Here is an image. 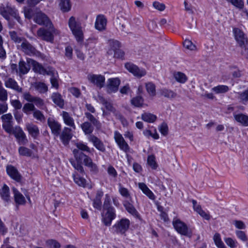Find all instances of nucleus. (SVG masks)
Listing matches in <instances>:
<instances>
[{"label": "nucleus", "mask_w": 248, "mask_h": 248, "mask_svg": "<svg viewBox=\"0 0 248 248\" xmlns=\"http://www.w3.org/2000/svg\"><path fill=\"white\" fill-rule=\"evenodd\" d=\"M124 206L126 211L133 216H137L138 213L134 206L127 201L124 202Z\"/></svg>", "instance_id": "ea45409f"}, {"label": "nucleus", "mask_w": 248, "mask_h": 248, "mask_svg": "<svg viewBox=\"0 0 248 248\" xmlns=\"http://www.w3.org/2000/svg\"><path fill=\"white\" fill-rule=\"evenodd\" d=\"M65 57L68 60H71L73 57V49L71 46H68L65 49Z\"/></svg>", "instance_id": "0e129e2a"}, {"label": "nucleus", "mask_w": 248, "mask_h": 248, "mask_svg": "<svg viewBox=\"0 0 248 248\" xmlns=\"http://www.w3.org/2000/svg\"><path fill=\"white\" fill-rule=\"evenodd\" d=\"M27 62L32 66L33 70L36 73L44 75H51L53 74V70L52 68L45 69L41 64L31 59H27Z\"/></svg>", "instance_id": "0eeeda50"}, {"label": "nucleus", "mask_w": 248, "mask_h": 248, "mask_svg": "<svg viewBox=\"0 0 248 248\" xmlns=\"http://www.w3.org/2000/svg\"><path fill=\"white\" fill-rule=\"evenodd\" d=\"M6 170L8 174L13 179L17 182H19L21 180V175L17 170L12 165H8L6 167Z\"/></svg>", "instance_id": "b1692460"}, {"label": "nucleus", "mask_w": 248, "mask_h": 248, "mask_svg": "<svg viewBox=\"0 0 248 248\" xmlns=\"http://www.w3.org/2000/svg\"><path fill=\"white\" fill-rule=\"evenodd\" d=\"M30 64L26 63L23 61H20L18 63L19 73L20 75H25L28 73L30 69Z\"/></svg>", "instance_id": "2f4dec72"}, {"label": "nucleus", "mask_w": 248, "mask_h": 248, "mask_svg": "<svg viewBox=\"0 0 248 248\" xmlns=\"http://www.w3.org/2000/svg\"><path fill=\"white\" fill-rule=\"evenodd\" d=\"M85 115L89 122L82 123L80 127L85 135H92L94 130V126L99 128L101 126L100 123L90 113L85 112Z\"/></svg>", "instance_id": "7ed1b4c3"}, {"label": "nucleus", "mask_w": 248, "mask_h": 248, "mask_svg": "<svg viewBox=\"0 0 248 248\" xmlns=\"http://www.w3.org/2000/svg\"><path fill=\"white\" fill-rule=\"evenodd\" d=\"M47 29L42 27L37 31V35L43 40L52 42L54 36L59 34L60 31L56 29L53 25L46 27Z\"/></svg>", "instance_id": "f03ea898"}, {"label": "nucleus", "mask_w": 248, "mask_h": 248, "mask_svg": "<svg viewBox=\"0 0 248 248\" xmlns=\"http://www.w3.org/2000/svg\"><path fill=\"white\" fill-rule=\"evenodd\" d=\"M32 86L40 93H45L48 90L47 86L43 82H36L32 83Z\"/></svg>", "instance_id": "473e14b6"}, {"label": "nucleus", "mask_w": 248, "mask_h": 248, "mask_svg": "<svg viewBox=\"0 0 248 248\" xmlns=\"http://www.w3.org/2000/svg\"><path fill=\"white\" fill-rule=\"evenodd\" d=\"M12 134L14 135L19 144L25 145L28 142L25 134L20 127H15Z\"/></svg>", "instance_id": "2eb2a0df"}, {"label": "nucleus", "mask_w": 248, "mask_h": 248, "mask_svg": "<svg viewBox=\"0 0 248 248\" xmlns=\"http://www.w3.org/2000/svg\"><path fill=\"white\" fill-rule=\"evenodd\" d=\"M46 243L48 246L52 248H60L61 247L60 243L54 240H48Z\"/></svg>", "instance_id": "69168bd1"}, {"label": "nucleus", "mask_w": 248, "mask_h": 248, "mask_svg": "<svg viewBox=\"0 0 248 248\" xmlns=\"http://www.w3.org/2000/svg\"><path fill=\"white\" fill-rule=\"evenodd\" d=\"M34 21L39 25L48 27L53 25L49 18L44 13H37L33 18Z\"/></svg>", "instance_id": "f8f14e48"}, {"label": "nucleus", "mask_w": 248, "mask_h": 248, "mask_svg": "<svg viewBox=\"0 0 248 248\" xmlns=\"http://www.w3.org/2000/svg\"><path fill=\"white\" fill-rule=\"evenodd\" d=\"M8 94L7 91L2 87V86L0 87V100L4 101L7 100Z\"/></svg>", "instance_id": "680f3d73"}, {"label": "nucleus", "mask_w": 248, "mask_h": 248, "mask_svg": "<svg viewBox=\"0 0 248 248\" xmlns=\"http://www.w3.org/2000/svg\"><path fill=\"white\" fill-rule=\"evenodd\" d=\"M235 38L241 47L245 46L248 42L247 38L245 37L244 32L238 28H234L233 30Z\"/></svg>", "instance_id": "a211bd4d"}, {"label": "nucleus", "mask_w": 248, "mask_h": 248, "mask_svg": "<svg viewBox=\"0 0 248 248\" xmlns=\"http://www.w3.org/2000/svg\"><path fill=\"white\" fill-rule=\"evenodd\" d=\"M60 136L62 142L64 144H67L72 138L71 129L65 127Z\"/></svg>", "instance_id": "393cba45"}, {"label": "nucleus", "mask_w": 248, "mask_h": 248, "mask_svg": "<svg viewBox=\"0 0 248 248\" xmlns=\"http://www.w3.org/2000/svg\"><path fill=\"white\" fill-rule=\"evenodd\" d=\"M224 241L226 244L231 248H236L237 246L238 243L237 241L232 239V238H226L224 239Z\"/></svg>", "instance_id": "4d7b16f0"}, {"label": "nucleus", "mask_w": 248, "mask_h": 248, "mask_svg": "<svg viewBox=\"0 0 248 248\" xmlns=\"http://www.w3.org/2000/svg\"><path fill=\"white\" fill-rule=\"evenodd\" d=\"M147 164L152 169L155 170L157 168V164L155 161V157L154 155H150L147 158Z\"/></svg>", "instance_id": "3c124183"}, {"label": "nucleus", "mask_w": 248, "mask_h": 248, "mask_svg": "<svg viewBox=\"0 0 248 248\" xmlns=\"http://www.w3.org/2000/svg\"><path fill=\"white\" fill-rule=\"evenodd\" d=\"M11 104L17 111L18 109H20L22 106V104L21 102L17 99L11 100Z\"/></svg>", "instance_id": "052dcab7"}, {"label": "nucleus", "mask_w": 248, "mask_h": 248, "mask_svg": "<svg viewBox=\"0 0 248 248\" xmlns=\"http://www.w3.org/2000/svg\"><path fill=\"white\" fill-rule=\"evenodd\" d=\"M173 77L177 82L181 83H184L187 80V78L186 75L180 72H174L173 74Z\"/></svg>", "instance_id": "e433bc0d"}, {"label": "nucleus", "mask_w": 248, "mask_h": 248, "mask_svg": "<svg viewBox=\"0 0 248 248\" xmlns=\"http://www.w3.org/2000/svg\"><path fill=\"white\" fill-rule=\"evenodd\" d=\"M185 47L190 50H193L196 49V46L189 40L186 39L183 43Z\"/></svg>", "instance_id": "bf43d9fd"}, {"label": "nucleus", "mask_w": 248, "mask_h": 248, "mask_svg": "<svg viewBox=\"0 0 248 248\" xmlns=\"http://www.w3.org/2000/svg\"><path fill=\"white\" fill-rule=\"evenodd\" d=\"M88 140L93 144V146L97 150L102 152L105 151V146L103 142L96 136L94 135H89L88 136Z\"/></svg>", "instance_id": "412c9836"}, {"label": "nucleus", "mask_w": 248, "mask_h": 248, "mask_svg": "<svg viewBox=\"0 0 248 248\" xmlns=\"http://www.w3.org/2000/svg\"><path fill=\"white\" fill-rule=\"evenodd\" d=\"M146 89L149 94L151 96L156 95L155 85L153 82H149L145 84Z\"/></svg>", "instance_id": "a19ab883"}, {"label": "nucleus", "mask_w": 248, "mask_h": 248, "mask_svg": "<svg viewBox=\"0 0 248 248\" xmlns=\"http://www.w3.org/2000/svg\"><path fill=\"white\" fill-rule=\"evenodd\" d=\"M73 153L78 160H83L84 165L89 168L91 171L94 173H96L98 172L97 165L93 162L90 157L82 152L78 153V150L76 149L74 150Z\"/></svg>", "instance_id": "39448f33"}, {"label": "nucleus", "mask_w": 248, "mask_h": 248, "mask_svg": "<svg viewBox=\"0 0 248 248\" xmlns=\"http://www.w3.org/2000/svg\"><path fill=\"white\" fill-rule=\"evenodd\" d=\"M238 99L243 104H246L248 102V89L243 92L237 93Z\"/></svg>", "instance_id": "79ce46f5"}, {"label": "nucleus", "mask_w": 248, "mask_h": 248, "mask_svg": "<svg viewBox=\"0 0 248 248\" xmlns=\"http://www.w3.org/2000/svg\"><path fill=\"white\" fill-rule=\"evenodd\" d=\"M47 124L51 130L52 133L54 135L56 136L60 135L61 130V125L59 122L52 119L48 118L47 120Z\"/></svg>", "instance_id": "aec40b11"}, {"label": "nucleus", "mask_w": 248, "mask_h": 248, "mask_svg": "<svg viewBox=\"0 0 248 248\" xmlns=\"http://www.w3.org/2000/svg\"><path fill=\"white\" fill-rule=\"evenodd\" d=\"M97 101L101 103L106 108L107 110L115 113L116 112L115 108L113 107L112 103L107 100L104 97L101 95H98L97 98Z\"/></svg>", "instance_id": "a878e982"}, {"label": "nucleus", "mask_w": 248, "mask_h": 248, "mask_svg": "<svg viewBox=\"0 0 248 248\" xmlns=\"http://www.w3.org/2000/svg\"><path fill=\"white\" fill-rule=\"evenodd\" d=\"M131 104L135 107H141L143 105L144 99L140 95H138L131 99Z\"/></svg>", "instance_id": "4c0bfd02"}, {"label": "nucleus", "mask_w": 248, "mask_h": 248, "mask_svg": "<svg viewBox=\"0 0 248 248\" xmlns=\"http://www.w3.org/2000/svg\"><path fill=\"white\" fill-rule=\"evenodd\" d=\"M141 119L148 123H154L156 120V116L150 113H144L141 115Z\"/></svg>", "instance_id": "58836bf2"}, {"label": "nucleus", "mask_w": 248, "mask_h": 248, "mask_svg": "<svg viewBox=\"0 0 248 248\" xmlns=\"http://www.w3.org/2000/svg\"><path fill=\"white\" fill-rule=\"evenodd\" d=\"M0 15L8 21H9L10 16H12L19 23L22 24V20L19 16L17 10L8 2L2 3L0 5Z\"/></svg>", "instance_id": "f257e3e1"}, {"label": "nucleus", "mask_w": 248, "mask_h": 248, "mask_svg": "<svg viewBox=\"0 0 248 248\" xmlns=\"http://www.w3.org/2000/svg\"><path fill=\"white\" fill-rule=\"evenodd\" d=\"M235 120L244 126H248V116L243 113L234 114Z\"/></svg>", "instance_id": "c85d7f7f"}, {"label": "nucleus", "mask_w": 248, "mask_h": 248, "mask_svg": "<svg viewBox=\"0 0 248 248\" xmlns=\"http://www.w3.org/2000/svg\"><path fill=\"white\" fill-rule=\"evenodd\" d=\"M60 9L63 12H67L70 10L71 4L70 0H60L59 3Z\"/></svg>", "instance_id": "c9c22d12"}, {"label": "nucleus", "mask_w": 248, "mask_h": 248, "mask_svg": "<svg viewBox=\"0 0 248 248\" xmlns=\"http://www.w3.org/2000/svg\"><path fill=\"white\" fill-rule=\"evenodd\" d=\"M6 87L11 88L18 93L22 92V88L18 86L17 82L12 78H9L4 81Z\"/></svg>", "instance_id": "5701e85b"}, {"label": "nucleus", "mask_w": 248, "mask_h": 248, "mask_svg": "<svg viewBox=\"0 0 248 248\" xmlns=\"http://www.w3.org/2000/svg\"><path fill=\"white\" fill-rule=\"evenodd\" d=\"M68 26L76 40L78 42L82 41L83 33L80 23L75 17L71 16L68 20Z\"/></svg>", "instance_id": "20e7f679"}, {"label": "nucleus", "mask_w": 248, "mask_h": 248, "mask_svg": "<svg viewBox=\"0 0 248 248\" xmlns=\"http://www.w3.org/2000/svg\"><path fill=\"white\" fill-rule=\"evenodd\" d=\"M1 119L2 122V127L8 133L11 134L13 127V116L11 113H7L1 116Z\"/></svg>", "instance_id": "9d476101"}, {"label": "nucleus", "mask_w": 248, "mask_h": 248, "mask_svg": "<svg viewBox=\"0 0 248 248\" xmlns=\"http://www.w3.org/2000/svg\"><path fill=\"white\" fill-rule=\"evenodd\" d=\"M18 152L20 155L26 156H31L32 154L31 150L23 146L19 148Z\"/></svg>", "instance_id": "8fccbe9b"}, {"label": "nucleus", "mask_w": 248, "mask_h": 248, "mask_svg": "<svg viewBox=\"0 0 248 248\" xmlns=\"http://www.w3.org/2000/svg\"><path fill=\"white\" fill-rule=\"evenodd\" d=\"M54 71L53 70V74H52L50 78V82L52 87L58 89L59 88V83L57 78L54 76Z\"/></svg>", "instance_id": "338daca9"}, {"label": "nucleus", "mask_w": 248, "mask_h": 248, "mask_svg": "<svg viewBox=\"0 0 248 248\" xmlns=\"http://www.w3.org/2000/svg\"><path fill=\"white\" fill-rule=\"evenodd\" d=\"M73 177L75 182L77 184L80 186H85L86 180L85 179L76 174H73Z\"/></svg>", "instance_id": "603ef678"}, {"label": "nucleus", "mask_w": 248, "mask_h": 248, "mask_svg": "<svg viewBox=\"0 0 248 248\" xmlns=\"http://www.w3.org/2000/svg\"><path fill=\"white\" fill-rule=\"evenodd\" d=\"M130 222L127 218H122L112 226L117 233L124 234L129 229Z\"/></svg>", "instance_id": "6e6552de"}, {"label": "nucleus", "mask_w": 248, "mask_h": 248, "mask_svg": "<svg viewBox=\"0 0 248 248\" xmlns=\"http://www.w3.org/2000/svg\"><path fill=\"white\" fill-rule=\"evenodd\" d=\"M107 19L104 15H99L97 16L95 22V29L100 31L105 30L107 25Z\"/></svg>", "instance_id": "4be33fe9"}, {"label": "nucleus", "mask_w": 248, "mask_h": 248, "mask_svg": "<svg viewBox=\"0 0 248 248\" xmlns=\"http://www.w3.org/2000/svg\"><path fill=\"white\" fill-rule=\"evenodd\" d=\"M14 198L16 202L18 204H24L26 202L25 199L23 195L16 188H13Z\"/></svg>", "instance_id": "72a5a7b5"}, {"label": "nucleus", "mask_w": 248, "mask_h": 248, "mask_svg": "<svg viewBox=\"0 0 248 248\" xmlns=\"http://www.w3.org/2000/svg\"><path fill=\"white\" fill-rule=\"evenodd\" d=\"M172 224L176 231L182 235L191 237V231L188 229L187 225L179 219H174Z\"/></svg>", "instance_id": "423d86ee"}, {"label": "nucleus", "mask_w": 248, "mask_h": 248, "mask_svg": "<svg viewBox=\"0 0 248 248\" xmlns=\"http://www.w3.org/2000/svg\"><path fill=\"white\" fill-rule=\"evenodd\" d=\"M114 138L116 142L121 150H123L125 152H127L129 151V145L125 142L122 135L119 132H114Z\"/></svg>", "instance_id": "dca6fc26"}, {"label": "nucleus", "mask_w": 248, "mask_h": 248, "mask_svg": "<svg viewBox=\"0 0 248 248\" xmlns=\"http://www.w3.org/2000/svg\"><path fill=\"white\" fill-rule=\"evenodd\" d=\"M235 233L237 237L243 241L247 240V236L245 232L241 231H236Z\"/></svg>", "instance_id": "774afa93"}, {"label": "nucleus", "mask_w": 248, "mask_h": 248, "mask_svg": "<svg viewBox=\"0 0 248 248\" xmlns=\"http://www.w3.org/2000/svg\"><path fill=\"white\" fill-rule=\"evenodd\" d=\"M101 216L103 223L106 226H110L112 220L116 217L115 210L114 208L103 209Z\"/></svg>", "instance_id": "1a4fd4ad"}, {"label": "nucleus", "mask_w": 248, "mask_h": 248, "mask_svg": "<svg viewBox=\"0 0 248 248\" xmlns=\"http://www.w3.org/2000/svg\"><path fill=\"white\" fill-rule=\"evenodd\" d=\"M24 99L28 102H31L38 108H42L45 105L44 100L40 97L32 95L29 92H24L22 94Z\"/></svg>", "instance_id": "9b49d317"}, {"label": "nucleus", "mask_w": 248, "mask_h": 248, "mask_svg": "<svg viewBox=\"0 0 248 248\" xmlns=\"http://www.w3.org/2000/svg\"><path fill=\"white\" fill-rule=\"evenodd\" d=\"M111 199L108 194L105 195V198L104 202L103 209H108L110 208H113L110 205Z\"/></svg>", "instance_id": "13d9d810"}, {"label": "nucleus", "mask_w": 248, "mask_h": 248, "mask_svg": "<svg viewBox=\"0 0 248 248\" xmlns=\"http://www.w3.org/2000/svg\"><path fill=\"white\" fill-rule=\"evenodd\" d=\"M119 192L123 197L125 198L128 199L131 198L128 190L123 187L121 184H119Z\"/></svg>", "instance_id": "864d4df0"}, {"label": "nucleus", "mask_w": 248, "mask_h": 248, "mask_svg": "<svg viewBox=\"0 0 248 248\" xmlns=\"http://www.w3.org/2000/svg\"><path fill=\"white\" fill-rule=\"evenodd\" d=\"M212 91L216 93H222L229 91V87L226 85H218L212 88Z\"/></svg>", "instance_id": "09e8293b"}, {"label": "nucleus", "mask_w": 248, "mask_h": 248, "mask_svg": "<svg viewBox=\"0 0 248 248\" xmlns=\"http://www.w3.org/2000/svg\"><path fill=\"white\" fill-rule=\"evenodd\" d=\"M160 92L161 95L169 99L174 98L177 96L176 93L166 88L161 89Z\"/></svg>", "instance_id": "f704fd0d"}, {"label": "nucleus", "mask_w": 248, "mask_h": 248, "mask_svg": "<svg viewBox=\"0 0 248 248\" xmlns=\"http://www.w3.org/2000/svg\"><path fill=\"white\" fill-rule=\"evenodd\" d=\"M120 84V80L118 78H109L107 85V92L109 93L116 92Z\"/></svg>", "instance_id": "f3484780"}, {"label": "nucleus", "mask_w": 248, "mask_h": 248, "mask_svg": "<svg viewBox=\"0 0 248 248\" xmlns=\"http://www.w3.org/2000/svg\"><path fill=\"white\" fill-rule=\"evenodd\" d=\"M153 7L156 10L163 11L165 10L166 6L163 3H160L158 1H155L153 3Z\"/></svg>", "instance_id": "e2e57ef3"}, {"label": "nucleus", "mask_w": 248, "mask_h": 248, "mask_svg": "<svg viewBox=\"0 0 248 248\" xmlns=\"http://www.w3.org/2000/svg\"><path fill=\"white\" fill-rule=\"evenodd\" d=\"M51 98L53 102L60 108H63L64 106V100L62 95L58 93H55L52 94Z\"/></svg>", "instance_id": "c756f323"}, {"label": "nucleus", "mask_w": 248, "mask_h": 248, "mask_svg": "<svg viewBox=\"0 0 248 248\" xmlns=\"http://www.w3.org/2000/svg\"><path fill=\"white\" fill-rule=\"evenodd\" d=\"M62 119L64 124L72 128L73 129H76V125L74 122V119L70 115L69 113L66 111H63L62 113Z\"/></svg>", "instance_id": "bb28decb"}, {"label": "nucleus", "mask_w": 248, "mask_h": 248, "mask_svg": "<svg viewBox=\"0 0 248 248\" xmlns=\"http://www.w3.org/2000/svg\"><path fill=\"white\" fill-rule=\"evenodd\" d=\"M33 117L38 121L41 122H45L46 118L43 113L39 110L35 108L33 112Z\"/></svg>", "instance_id": "de8ad7c7"}, {"label": "nucleus", "mask_w": 248, "mask_h": 248, "mask_svg": "<svg viewBox=\"0 0 248 248\" xmlns=\"http://www.w3.org/2000/svg\"><path fill=\"white\" fill-rule=\"evenodd\" d=\"M139 187L148 198L151 200L155 199L154 193L149 189L147 186L143 183H139Z\"/></svg>", "instance_id": "7c9ffc66"}, {"label": "nucleus", "mask_w": 248, "mask_h": 248, "mask_svg": "<svg viewBox=\"0 0 248 248\" xmlns=\"http://www.w3.org/2000/svg\"><path fill=\"white\" fill-rule=\"evenodd\" d=\"M26 128L32 137L36 139L39 135L40 131L38 126L32 124H26Z\"/></svg>", "instance_id": "cd10ccee"}, {"label": "nucleus", "mask_w": 248, "mask_h": 248, "mask_svg": "<svg viewBox=\"0 0 248 248\" xmlns=\"http://www.w3.org/2000/svg\"><path fill=\"white\" fill-rule=\"evenodd\" d=\"M125 68L134 76L140 78L146 74V71L143 68H139L137 65L131 63L127 62L125 64Z\"/></svg>", "instance_id": "ddd939ff"}, {"label": "nucleus", "mask_w": 248, "mask_h": 248, "mask_svg": "<svg viewBox=\"0 0 248 248\" xmlns=\"http://www.w3.org/2000/svg\"><path fill=\"white\" fill-rule=\"evenodd\" d=\"M109 45L112 49L115 52V51L119 49L121 46L120 43L117 41L113 39L109 40L108 41Z\"/></svg>", "instance_id": "5fc2aeb1"}, {"label": "nucleus", "mask_w": 248, "mask_h": 248, "mask_svg": "<svg viewBox=\"0 0 248 248\" xmlns=\"http://www.w3.org/2000/svg\"><path fill=\"white\" fill-rule=\"evenodd\" d=\"M17 47L25 54L30 56L35 55L37 53V50L35 47L31 44L26 39L22 42L20 45H18Z\"/></svg>", "instance_id": "4468645a"}, {"label": "nucleus", "mask_w": 248, "mask_h": 248, "mask_svg": "<svg viewBox=\"0 0 248 248\" xmlns=\"http://www.w3.org/2000/svg\"><path fill=\"white\" fill-rule=\"evenodd\" d=\"M228 2L239 9H242L244 6V3L243 0H228Z\"/></svg>", "instance_id": "6e6d98bb"}, {"label": "nucleus", "mask_w": 248, "mask_h": 248, "mask_svg": "<svg viewBox=\"0 0 248 248\" xmlns=\"http://www.w3.org/2000/svg\"><path fill=\"white\" fill-rule=\"evenodd\" d=\"M213 239L216 246L218 248H226L221 240L220 235L218 233H216L215 234Z\"/></svg>", "instance_id": "c03bdc74"}, {"label": "nucleus", "mask_w": 248, "mask_h": 248, "mask_svg": "<svg viewBox=\"0 0 248 248\" xmlns=\"http://www.w3.org/2000/svg\"><path fill=\"white\" fill-rule=\"evenodd\" d=\"M35 108L34 105L33 103L29 102L24 105L22 110L25 114H29L30 111L33 112Z\"/></svg>", "instance_id": "a18cd8bd"}, {"label": "nucleus", "mask_w": 248, "mask_h": 248, "mask_svg": "<svg viewBox=\"0 0 248 248\" xmlns=\"http://www.w3.org/2000/svg\"><path fill=\"white\" fill-rule=\"evenodd\" d=\"M0 194L1 195V197L2 198V199L6 201V202H8L9 200V187L6 186V185H4L0 192Z\"/></svg>", "instance_id": "49530a36"}, {"label": "nucleus", "mask_w": 248, "mask_h": 248, "mask_svg": "<svg viewBox=\"0 0 248 248\" xmlns=\"http://www.w3.org/2000/svg\"><path fill=\"white\" fill-rule=\"evenodd\" d=\"M89 80L97 87L101 88L105 84V78L100 75H92L88 76Z\"/></svg>", "instance_id": "6ab92c4d"}, {"label": "nucleus", "mask_w": 248, "mask_h": 248, "mask_svg": "<svg viewBox=\"0 0 248 248\" xmlns=\"http://www.w3.org/2000/svg\"><path fill=\"white\" fill-rule=\"evenodd\" d=\"M11 39L16 43H22V42L25 39L24 37L20 36L15 31H10L9 32Z\"/></svg>", "instance_id": "37998d69"}]
</instances>
